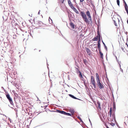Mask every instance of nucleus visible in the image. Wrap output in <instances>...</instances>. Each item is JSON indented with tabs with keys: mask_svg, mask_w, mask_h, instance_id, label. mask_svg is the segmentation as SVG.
I'll return each mask as SVG.
<instances>
[{
	"mask_svg": "<svg viewBox=\"0 0 128 128\" xmlns=\"http://www.w3.org/2000/svg\"><path fill=\"white\" fill-rule=\"evenodd\" d=\"M96 78L97 85L98 86V88L100 89L104 88V87L102 83V82L101 83L100 82L99 75L97 73L96 74Z\"/></svg>",
	"mask_w": 128,
	"mask_h": 128,
	"instance_id": "1",
	"label": "nucleus"
},
{
	"mask_svg": "<svg viewBox=\"0 0 128 128\" xmlns=\"http://www.w3.org/2000/svg\"><path fill=\"white\" fill-rule=\"evenodd\" d=\"M80 14L83 19L84 21L86 23L88 24H89V20L87 18L86 15L83 12H80Z\"/></svg>",
	"mask_w": 128,
	"mask_h": 128,
	"instance_id": "2",
	"label": "nucleus"
},
{
	"mask_svg": "<svg viewBox=\"0 0 128 128\" xmlns=\"http://www.w3.org/2000/svg\"><path fill=\"white\" fill-rule=\"evenodd\" d=\"M110 116V120L111 122H114H114L116 123V119L115 114L114 113L113 114H112V115L111 116Z\"/></svg>",
	"mask_w": 128,
	"mask_h": 128,
	"instance_id": "3",
	"label": "nucleus"
},
{
	"mask_svg": "<svg viewBox=\"0 0 128 128\" xmlns=\"http://www.w3.org/2000/svg\"><path fill=\"white\" fill-rule=\"evenodd\" d=\"M6 97L8 100L9 101L10 104L12 105H14V104L13 103L12 101V98L10 96V95L8 93L6 94Z\"/></svg>",
	"mask_w": 128,
	"mask_h": 128,
	"instance_id": "4",
	"label": "nucleus"
},
{
	"mask_svg": "<svg viewBox=\"0 0 128 128\" xmlns=\"http://www.w3.org/2000/svg\"><path fill=\"white\" fill-rule=\"evenodd\" d=\"M86 14L87 16H88V19L90 20V21H89V22H90L91 23H92V20L89 11L88 10H87L86 12Z\"/></svg>",
	"mask_w": 128,
	"mask_h": 128,
	"instance_id": "5",
	"label": "nucleus"
},
{
	"mask_svg": "<svg viewBox=\"0 0 128 128\" xmlns=\"http://www.w3.org/2000/svg\"><path fill=\"white\" fill-rule=\"evenodd\" d=\"M85 48L88 54L89 55H90L91 54L90 50L88 48Z\"/></svg>",
	"mask_w": 128,
	"mask_h": 128,
	"instance_id": "6",
	"label": "nucleus"
},
{
	"mask_svg": "<svg viewBox=\"0 0 128 128\" xmlns=\"http://www.w3.org/2000/svg\"><path fill=\"white\" fill-rule=\"evenodd\" d=\"M57 112H58L60 113V114H65V112L62 110H57Z\"/></svg>",
	"mask_w": 128,
	"mask_h": 128,
	"instance_id": "7",
	"label": "nucleus"
},
{
	"mask_svg": "<svg viewBox=\"0 0 128 128\" xmlns=\"http://www.w3.org/2000/svg\"><path fill=\"white\" fill-rule=\"evenodd\" d=\"M68 95L70 97H71L72 98H73L74 99H78V100H80V99L76 98V97H75L72 94H69Z\"/></svg>",
	"mask_w": 128,
	"mask_h": 128,
	"instance_id": "8",
	"label": "nucleus"
},
{
	"mask_svg": "<svg viewBox=\"0 0 128 128\" xmlns=\"http://www.w3.org/2000/svg\"><path fill=\"white\" fill-rule=\"evenodd\" d=\"M70 24L72 28L74 29V25L73 23L70 22Z\"/></svg>",
	"mask_w": 128,
	"mask_h": 128,
	"instance_id": "9",
	"label": "nucleus"
},
{
	"mask_svg": "<svg viewBox=\"0 0 128 128\" xmlns=\"http://www.w3.org/2000/svg\"><path fill=\"white\" fill-rule=\"evenodd\" d=\"M68 2L69 6H71L73 5L72 4L70 0H68Z\"/></svg>",
	"mask_w": 128,
	"mask_h": 128,
	"instance_id": "10",
	"label": "nucleus"
},
{
	"mask_svg": "<svg viewBox=\"0 0 128 128\" xmlns=\"http://www.w3.org/2000/svg\"><path fill=\"white\" fill-rule=\"evenodd\" d=\"M91 83L95 82V81L94 78H93L92 76H91Z\"/></svg>",
	"mask_w": 128,
	"mask_h": 128,
	"instance_id": "11",
	"label": "nucleus"
},
{
	"mask_svg": "<svg viewBox=\"0 0 128 128\" xmlns=\"http://www.w3.org/2000/svg\"><path fill=\"white\" fill-rule=\"evenodd\" d=\"M99 52L100 54V57L103 59V54L101 52L100 50H99Z\"/></svg>",
	"mask_w": 128,
	"mask_h": 128,
	"instance_id": "12",
	"label": "nucleus"
},
{
	"mask_svg": "<svg viewBox=\"0 0 128 128\" xmlns=\"http://www.w3.org/2000/svg\"><path fill=\"white\" fill-rule=\"evenodd\" d=\"M99 36H97L96 37H94L93 39V40L94 41H97L98 40V38Z\"/></svg>",
	"mask_w": 128,
	"mask_h": 128,
	"instance_id": "13",
	"label": "nucleus"
},
{
	"mask_svg": "<svg viewBox=\"0 0 128 128\" xmlns=\"http://www.w3.org/2000/svg\"><path fill=\"white\" fill-rule=\"evenodd\" d=\"M69 112L71 113L72 115L74 113V111L73 109H70L69 110Z\"/></svg>",
	"mask_w": 128,
	"mask_h": 128,
	"instance_id": "14",
	"label": "nucleus"
},
{
	"mask_svg": "<svg viewBox=\"0 0 128 128\" xmlns=\"http://www.w3.org/2000/svg\"><path fill=\"white\" fill-rule=\"evenodd\" d=\"M125 121V122H124V123L126 124V122H128V116H126L124 118Z\"/></svg>",
	"mask_w": 128,
	"mask_h": 128,
	"instance_id": "15",
	"label": "nucleus"
},
{
	"mask_svg": "<svg viewBox=\"0 0 128 128\" xmlns=\"http://www.w3.org/2000/svg\"><path fill=\"white\" fill-rule=\"evenodd\" d=\"M123 1V3L124 4V6L125 8H128V6L127 4H126V2H125L124 0H122Z\"/></svg>",
	"mask_w": 128,
	"mask_h": 128,
	"instance_id": "16",
	"label": "nucleus"
},
{
	"mask_svg": "<svg viewBox=\"0 0 128 128\" xmlns=\"http://www.w3.org/2000/svg\"><path fill=\"white\" fill-rule=\"evenodd\" d=\"M79 74V76L80 78H83V77H82V73L80 71H79V72L78 73Z\"/></svg>",
	"mask_w": 128,
	"mask_h": 128,
	"instance_id": "17",
	"label": "nucleus"
},
{
	"mask_svg": "<svg viewBox=\"0 0 128 128\" xmlns=\"http://www.w3.org/2000/svg\"><path fill=\"white\" fill-rule=\"evenodd\" d=\"M116 108V104L115 103H113V110L114 111H115Z\"/></svg>",
	"mask_w": 128,
	"mask_h": 128,
	"instance_id": "18",
	"label": "nucleus"
},
{
	"mask_svg": "<svg viewBox=\"0 0 128 128\" xmlns=\"http://www.w3.org/2000/svg\"><path fill=\"white\" fill-rule=\"evenodd\" d=\"M74 11L76 13V14H79L76 8L74 10Z\"/></svg>",
	"mask_w": 128,
	"mask_h": 128,
	"instance_id": "19",
	"label": "nucleus"
},
{
	"mask_svg": "<svg viewBox=\"0 0 128 128\" xmlns=\"http://www.w3.org/2000/svg\"><path fill=\"white\" fill-rule=\"evenodd\" d=\"M64 115L70 116H71V114H70L66 112L65 113Z\"/></svg>",
	"mask_w": 128,
	"mask_h": 128,
	"instance_id": "20",
	"label": "nucleus"
},
{
	"mask_svg": "<svg viewBox=\"0 0 128 128\" xmlns=\"http://www.w3.org/2000/svg\"><path fill=\"white\" fill-rule=\"evenodd\" d=\"M102 41L103 44L104 46V48H105V49H106V50H107V46H106L105 43L103 42V41L102 40Z\"/></svg>",
	"mask_w": 128,
	"mask_h": 128,
	"instance_id": "21",
	"label": "nucleus"
},
{
	"mask_svg": "<svg viewBox=\"0 0 128 128\" xmlns=\"http://www.w3.org/2000/svg\"><path fill=\"white\" fill-rule=\"evenodd\" d=\"M98 47L99 48V50H100V43H98Z\"/></svg>",
	"mask_w": 128,
	"mask_h": 128,
	"instance_id": "22",
	"label": "nucleus"
},
{
	"mask_svg": "<svg viewBox=\"0 0 128 128\" xmlns=\"http://www.w3.org/2000/svg\"><path fill=\"white\" fill-rule=\"evenodd\" d=\"M97 104L98 105V107H99V108H100V104L98 101L97 102Z\"/></svg>",
	"mask_w": 128,
	"mask_h": 128,
	"instance_id": "23",
	"label": "nucleus"
},
{
	"mask_svg": "<svg viewBox=\"0 0 128 128\" xmlns=\"http://www.w3.org/2000/svg\"><path fill=\"white\" fill-rule=\"evenodd\" d=\"M112 108H111L110 109V116H111L112 115Z\"/></svg>",
	"mask_w": 128,
	"mask_h": 128,
	"instance_id": "24",
	"label": "nucleus"
},
{
	"mask_svg": "<svg viewBox=\"0 0 128 128\" xmlns=\"http://www.w3.org/2000/svg\"><path fill=\"white\" fill-rule=\"evenodd\" d=\"M49 21L50 24H51L52 22V19L50 18V17H49Z\"/></svg>",
	"mask_w": 128,
	"mask_h": 128,
	"instance_id": "25",
	"label": "nucleus"
},
{
	"mask_svg": "<svg viewBox=\"0 0 128 128\" xmlns=\"http://www.w3.org/2000/svg\"><path fill=\"white\" fill-rule=\"evenodd\" d=\"M116 2L118 5L120 6V1L119 0H116Z\"/></svg>",
	"mask_w": 128,
	"mask_h": 128,
	"instance_id": "26",
	"label": "nucleus"
},
{
	"mask_svg": "<svg viewBox=\"0 0 128 128\" xmlns=\"http://www.w3.org/2000/svg\"><path fill=\"white\" fill-rule=\"evenodd\" d=\"M97 34H98V36H100V32H99V30H97Z\"/></svg>",
	"mask_w": 128,
	"mask_h": 128,
	"instance_id": "27",
	"label": "nucleus"
},
{
	"mask_svg": "<svg viewBox=\"0 0 128 128\" xmlns=\"http://www.w3.org/2000/svg\"><path fill=\"white\" fill-rule=\"evenodd\" d=\"M92 84L93 85L94 87V88H96V85L95 82L92 83Z\"/></svg>",
	"mask_w": 128,
	"mask_h": 128,
	"instance_id": "28",
	"label": "nucleus"
},
{
	"mask_svg": "<svg viewBox=\"0 0 128 128\" xmlns=\"http://www.w3.org/2000/svg\"><path fill=\"white\" fill-rule=\"evenodd\" d=\"M98 39V43H100L101 41L100 36H99Z\"/></svg>",
	"mask_w": 128,
	"mask_h": 128,
	"instance_id": "29",
	"label": "nucleus"
},
{
	"mask_svg": "<svg viewBox=\"0 0 128 128\" xmlns=\"http://www.w3.org/2000/svg\"><path fill=\"white\" fill-rule=\"evenodd\" d=\"M119 66H120V70L122 72V73H123V70L121 68V65H120V64H119Z\"/></svg>",
	"mask_w": 128,
	"mask_h": 128,
	"instance_id": "30",
	"label": "nucleus"
},
{
	"mask_svg": "<svg viewBox=\"0 0 128 128\" xmlns=\"http://www.w3.org/2000/svg\"><path fill=\"white\" fill-rule=\"evenodd\" d=\"M71 8L73 10L76 8L73 6V5H72L71 6H70Z\"/></svg>",
	"mask_w": 128,
	"mask_h": 128,
	"instance_id": "31",
	"label": "nucleus"
},
{
	"mask_svg": "<svg viewBox=\"0 0 128 128\" xmlns=\"http://www.w3.org/2000/svg\"><path fill=\"white\" fill-rule=\"evenodd\" d=\"M78 118L80 120L81 122H83V121L81 119V118L79 116H78Z\"/></svg>",
	"mask_w": 128,
	"mask_h": 128,
	"instance_id": "32",
	"label": "nucleus"
},
{
	"mask_svg": "<svg viewBox=\"0 0 128 128\" xmlns=\"http://www.w3.org/2000/svg\"><path fill=\"white\" fill-rule=\"evenodd\" d=\"M76 72H77V73H78L79 72V71H80L78 69L76 68Z\"/></svg>",
	"mask_w": 128,
	"mask_h": 128,
	"instance_id": "33",
	"label": "nucleus"
},
{
	"mask_svg": "<svg viewBox=\"0 0 128 128\" xmlns=\"http://www.w3.org/2000/svg\"><path fill=\"white\" fill-rule=\"evenodd\" d=\"M125 9L128 15V7L125 8Z\"/></svg>",
	"mask_w": 128,
	"mask_h": 128,
	"instance_id": "34",
	"label": "nucleus"
},
{
	"mask_svg": "<svg viewBox=\"0 0 128 128\" xmlns=\"http://www.w3.org/2000/svg\"><path fill=\"white\" fill-rule=\"evenodd\" d=\"M81 80H83L84 83V85H85L86 84V82H85V80H84V78H82L81 79Z\"/></svg>",
	"mask_w": 128,
	"mask_h": 128,
	"instance_id": "35",
	"label": "nucleus"
},
{
	"mask_svg": "<svg viewBox=\"0 0 128 128\" xmlns=\"http://www.w3.org/2000/svg\"><path fill=\"white\" fill-rule=\"evenodd\" d=\"M110 124L112 126H114L115 125V123H113L112 122Z\"/></svg>",
	"mask_w": 128,
	"mask_h": 128,
	"instance_id": "36",
	"label": "nucleus"
},
{
	"mask_svg": "<svg viewBox=\"0 0 128 128\" xmlns=\"http://www.w3.org/2000/svg\"><path fill=\"white\" fill-rule=\"evenodd\" d=\"M83 61L84 63L85 64H86V59H84L83 60Z\"/></svg>",
	"mask_w": 128,
	"mask_h": 128,
	"instance_id": "37",
	"label": "nucleus"
},
{
	"mask_svg": "<svg viewBox=\"0 0 128 128\" xmlns=\"http://www.w3.org/2000/svg\"><path fill=\"white\" fill-rule=\"evenodd\" d=\"M114 24L116 26H117V24L116 23V21L115 20H114Z\"/></svg>",
	"mask_w": 128,
	"mask_h": 128,
	"instance_id": "38",
	"label": "nucleus"
},
{
	"mask_svg": "<svg viewBox=\"0 0 128 128\" xmlns=\"http://www.w3.org/2000/svg\"><path fill=\"white\" fill-rule=\"evenodd\" d=\"M64 0H61V2L62 4L63 3H64Z\"/></svg>",
	"mask_w": 128,
	"mask_h": 128,
	"instance_id": "39",
	"label": "nucleus"
},
{
	"mask_svg": "<svg viewBox=\"0 0 128 128\" xmlns=\"http://www.w3.org/2000/svg\"><path fill=\"white\" fill-rule=\"evenodd\" d=\"M89 121L90 122V125H91V126H92V123H91V122L90 120V119L89 118Z\"/></svg>",
	"mask_w": 128,
	"mask_h": 128,
	"instance_id": "40",
	"label": "nucleus"
},
{
	"mask_svg": "<svg viewBox=\"0 0 128 128\" xmlns=\"http://www.w3.org/2000/svg\"><path fill=\"white\" fill-rule=\"evenodd\" d=\"M121 49L122 50L124 51V49L122 47H121Z\"/></svg>",
	"mask_w": 128,
	"mask_h": 128,
	"instance_id": "41",
	"label": "nucleus"
},
{
	"mask_svg": "<svg viewBox=\"0 0 128 128\" xmlns=\"http://www.w3.org/2000/svg\"><path fill=\"white\" fill-rule=\"evenodd\" d=\"M98 24H100V22L99 21V20H98Z\"/></svg>",
	"mask_w": 128,
	"mask_h": 128,
	"instance_id": "42",
	"label": "nucleus"
},
{
	"mask_svg": "<svg viewBox=\"0 0 128 128\" xmlns=\"http://www.w3.org/2000/svg\"><path fill=\"white\" fill-rule=\"evenodd\" d=\"M80 2H83L84 0H80Z\"/></svg>",
	"mask_w": 128,
	"mask_h": 128,
	"instance_id": "43",
	"label": "nucleus"
},
{
	"mask_svg": "<svg viewBox=\"0 0 128 128\" xmlns=\"http://www.w3.org/2000/svg\"><path fill=\"white\" fill-rule=\"evenodd\" d=\"M116 60H117V62H118V60L117 58V57H116Z\"/></svg>",
	"mask_w": 128,
	"mask_h": 128,
	"instance_id": "44",
	"label": "nucleus"
},
{
	"mask_svg": "<svg viewBox=\"0 0 128 128\" xmlns=\"http://www.w3.org/2000/svg\"><path fill=\"white\" fill-rule=\"evenodd\" d=\"M40 10H39V12H38V14H40Z\"/></svg>",
	"mask_w": 128,
	"mask_h": 128,
	"instance_id": "45",
	"label": "nucleus"
},
{
	"mask_svg": "<svg viewBox=\"0 0 128 128\" xmlns=\"http://www.w3.org/2000/svg\"><path fill=\"white\" fill-rule=\"evenodd\" d=\"M127 33H128V32H126V35H127Z\"/></svg>",
	"mask_w": 128,
	"mask_h": 128,
	"instance_id": "46",
	"label": "nucleus"
},
{
	"mask_svg": "<svg viewBox=\"0 0 128 128\" xmlns=\"http://www.w3.org/2000/svg\"><path fill=\"white\" fill-rule=\"evenodd\" d=\"M94 46H96V44H94Z\"/></svg>",
	"mask_w": 128,
	"mask_h": 128,
	"instance_id": "47",
	"label": "nucleus"
},
{
	"mask_svg": "<svg viewBox=\"0 0 128 128\" xmlns=\"http://www.w3.org/2000/svg\"><path fill=\"white\" fill-rule=\"evenodd\" d=\"M96 51L97 52H98L97 50V49H96Z\"/></svg>",
	"mask_w": 128,
	"mask_h": 128,
	"instance_id": "48",
	"label": "nucleus"
},
{
	"mask_svg": "<svg viewBox=\"0 0 128 128\" xmlns=\"http://www.w3.org/2000/svg\"><path fill=\"white\" fill-rule=\"evenodd\" d=\"M47 67H48V63H47Z\"/></svg>",
	"mask_w": 128,
	"mask_h": 128,
	"instance_id": "49",
	"label": "nucleus"
},
{
	"mask_svg": "<svg viewBox=\"0 0 128 128\" xmlns=\"http://www.w3.org/2000/svg\"><path fill=\"white\" fill-rule=\"evenodd\" d=\"M45 106V108H46L47 106Z\"/></svg>",
	"mask_w": 128,
	"mask_h": 128,
	"instance_id": "50",
	"label": "nucleus"
},
{
	"mask_svg": "<svg viewBox=\"0 0 128 128\" xmlns=\"http://www.w3.org/2000/svg\"><path fill=\"white\" fill-rule=\"evenodd\" d=\"M107 128H109L108 126L106 127Z\"/></svg>",
	"mask_w": 128,
	"mask_h": 128,
	"instance_id": "51",
	"label": "nucleus"
},
{
	"mask_svg": "<svg viewBox=\"0 0 128 128\" xmlns=\"http://www.w3.org/2000/svg\"><path fill=\"white\" fill-rule=\"evenodd\" d=\"M68 17H69V18H70V17H69V15H68Z\"/></svg>",
	"mask_w": 128,
	"mask_h": 128,
	"instance_id": "52",
	"label": "nucleus"
},
{
	"mask_svg": "<svg viewBox=\"0 0 128 128\" xmlns=\"http://www.w3.org/2000/svg\"><path fill=\"white\" fill-rule=\"evenodd\" d=\"M52 112H55V111H53V110H52Z\"/></svg>",
	"mask_w": 128,
	"mask_h": 128,
	"instance_id": "53",
	"label": "nucleus"
},
{
	"mask_svg": "<svg viewBox=\"0 0 128 128\" xmlns=\"http://www.w3.org/2000/svg\"><path fill=\"white\" fill-rule=\"evenodd\" d=\"M9 119L10 121V120H11V119L10 118H9Z\"/></svg>",
	"mask_w": 128,
	"mask_h": 128,
	"instance_id": "54",
	"label": "nucleus"
},
{
	"mask_svg": "<svg viewBox=\"0 0 128 128\" xmlns=\"http://www.w3.org/2000/svg\"><path fill=\"white\" fill-rule=\"evenodd\" d=\"M40 50H39V51L40 52Z\"/></svg>",
	"mask_w": 128,
	"mask_h": 128,
	"instance_id": "55",
	"label": "nucleus"
},
{
	"mask_svg": "<svg viewBox=\"0 0 128 128\" xmlns=\"http://www.w3.org/2000/svg\"><path fill=\"white\" fill-rule=\"evenodd\" d=\"M106 76L107 77V75L106 74ZM107 78V77H106Z\"/></svg>",
	"mask_w": 128,
	"mask_h": 128,
	"instance_id": "56",
	"label": "nucleus"
},
{
	"mask_svg": "<svg viewBox=\"0 0 128 128\" xmlns=\"http://www.w3.org/2000/svg\"><path fill=\"white\" fill-rule=\"evenodd\" d=\"M94 16V15L93 14V16Z\"/></svg>",
	"mask_w": 128,
	"mask_h": 128,
	"instance_id": "57",
	"label": "nucleus"
}]
</instances>
